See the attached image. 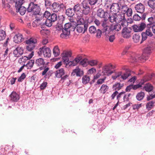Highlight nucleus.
Wrapping results in <instances>:
<instances>
[{"mask_svg":"<svg viewBox=\"0 0 155 155\" xmlns=\"http://www.w3.org/2000/svg\"><path fill=\"white\" fill-rule=\"evenodd\" d=\"M88 23V22L85 20L83 18H79L75 27L77 31L79 33H84L87 30Z\"/></svg>","mask_w":155,"mask_h":155,"instance_id":"obj_1","label":"nucleus"},{"mask_svg":"<svg viewBox=\"0 0 155 155\" xmlns=\"http://www.w3.org/2000/svg\"><path fill=\"white\" fill-rule=\"evenodd\" d=\"M27 12L31 13L34 15L39 16L41 12L40 5L34 2H30L28 4V7L27 8Z\"/></svg>","mask_w":155,"mask_h":155,"instance_id":"obj_2","label":"nucleus"},{"mask_svg":"<svg viewBox=\"0 0 155 155\" xmlns=\"http://www.w3.org/2000/svg\"><path fill=\"white\" fill-rule=\"evenodd\" d=\"M153 49V48L152 45H148L144 49L143 52L139 57V59L142 61L144 60V61L148 59L149 55L152 52Z\"/></svg>","mask_w":155,"mask_h":155,"instance_id":"obj_3","label":"nucleus"},{"mask_svg":"<svg viewBox=\"0 0 155 155\" xmlns=\"http://www.w3.org/2000/svg\"><path fill=\"white\" fill-rule=\"evenodd\" d=\"M82 8L81 9V11L79 13L80 18H83L84 15H88L90 11V7L88 4L86 3V2H83L82 3Z\"/></svg>","mask_w":155,"mask_h":155,"instance_id":"obj_4","label":"nucleus"},{"mask_svg":"<svg viewBox=\"0 0 155 155\" xmlns=\"http://www.w3.org/2000/svg\"><path fill=\"white\" fill-rule=\"evenodd\" d=\"M39 50V51L38 52V54L39 55L43 53L45 57L49 58L51 57V51L49 48L44 46L40 48Z\"/></svg>","mask_w":155,"mask_h":155,"instance_id":"obj_5","label":"nucleus"},{"mask_svg":"<svg viewBox=\"0 0 155 155\" xmlns=\"http://www.w3.org/2000/svg\"><path fill=\"white\" fill-rule=\"evenodd\" d=\"M108 11H105L103 9L99 8L97 11V15L99 17L103 18L104 21L106 22L108 16Z\"/></svg>","mask_w":155,"mask_h":155,"instance_id":"obj_6","label":"nucleus"},{"mask_svg":"<svg viewBox=\"0 0 155 155\" xmlns=\"http://www.w3.org/2000/svg\"><path fill=\"white\" fill-rule=\"evenodd\" d=\"M65 71L64 69L61 68L57 70L55 73V76L56 77L58 78H61V80L63 81L68 77L67 74H65Z\"/></svg>","mask_w":155,"mask_h":155,"instance_id":"obj_7","label":"nucleus"},{"mask_svg":"<svg viewBox=\"0 0 155 155\" xmlns=\"http://www.w3.org/2000/svg\"><path fill=\"white\" fill-rule=\"evenodd\" d=\"M76 25V22L74 21H72L71 23H65L63 30L69 32L71 31H74L75 29Z\"/></svg>","mask_w":155,"mask_h":155,"instance_id":"obj_8","label":"nucleus"},{"mask_svg":"<svg viewBox=\"0 0 155 155\" xmlns=\"http://www.w3.org/2000/svg\"><path fill=\"white\" fill-rule=\"evenodd\" d=\"M112 64H109L103 67L102 68V73L104 75L109 76L111 75L113 72L111 70L113 69Z\"/></svg>","mask_w":155,"mask_h":155,"instance_id":"obj_9","label":"nucleus"},{"mask_svg":"<svg viewBox=\"0 0 155 155\" xmlns=\"http://www.w3.org/2000/svg\"><path fill=\"white\" fill-rule=\"evenodd\" d=\"M65 6L63 4H60L58 3L54 2L51 5V9L54 12H56L63 10Z\"/></svg>","mask_w":155,"mask_h":155,"instance_id":"obj_10","label":"nucleus"},{"mask_svg":"<svg viewBox=\"0 0 155 155\" xmlns=\"http://www.w3.org/2000/svg\"><path fill=\"white\" fill-rule=\"evenodd\" d=\"M51 14L48 11H46L44 13H42L41 12L39 16H36L35 17V21H38L42 20L44 18H49L51 16Z\"/></svg>","mask_w":155,"mask_h":155,"instance_id":"obj_11","label":"nucleus"},{"mask_svg":"<svg viewBox=\"0 0 155 155\" xmlns=\"http://www.w3.org/2000/svg\"><path fill=\"white\" fill-rule=\"evenodd\" d=\"M23 49L22 48L18 46L16 47L13 51L14 56L17 58L20 57L23 53Z\"/></svg>","mask_w":155,"mask_h":155,"instance_id":"obj_12","label":"nucleus"},{"mask_svg":"<svg viewBox=\"0 0 155 155\" xmlns=\"http://www.w3.org/2000/svg\"><path fill=\"white\" fill-rule=\"evenodd\" d=\"M9 98L12 102H17L20 99V96L16 92L13 91L10 94Z\"/></svg>","mask_w":155,"mask_h":155,"instance_id":"obj_13","label":"nucleus"},{"mask_svg":"<svg viewBox=\"0 0 155 155\" xmlns=\"http://www.w3.org/2000/svg\"><path fill=\"white\" fill-rule=\"evenodd\" d=\"M17 3H15V7L16 8V12H19L21 15H24L26 12L27 11V8L24 6H21L20 5L17 4Z\"/></svg>","mask_w":155,"mask_h":155,"instance_id":"obj_14","label":"nucleus"},{"mask_svg":"<svg viewBox=\"0 0 155 155\" xmlns=\"http://www.w3.org/2000/svg\"><path fill=\"white\" fill-rule=\"evenodd\" d=\"M120 3V2H119L118 3H113L110 8V11L115 12V13H116L119 12Z\"/></svg>","mask_w":155,"mask_h":155,"instance_id":"obj_15","label":"nucleus"},{"mask_svg":"<svg viewBox=\"0 0 155 155\" xmlns=\"http://www.w3.org/2000/svg\"><path fill=\"white\" fill-rule=\"evenodd\" d=\"M84 74V71L80 69L78 67H77L76 68L73 70L71 73V75L74 76L75 75L77 77H81Z\"/></svg>","mask_w":155,"mask_h":155,"instance_id":"obj_16","label":"nucleus"},{"mask_svg":"<svg viewBox=\"0 0 155 155\" xmlns=\"http://www.w3.org/2000/svg\"><path fill=\"white\" fill-rule=\"evenodd\" d=\"M135 8L137 12L140 13H143L145 10L144 5L141 3L136 5Z\"/></svg>","mask_w":155,"mask_h":155,"instance_id":"obj_17","label":"nucleus"},{"mask_svg":"<svg viewBox=\"0 0 155 155\" xmlns=\"http://www.w3.org/2000/svg\"><path fill=\"white\" fill-rule=\"evenodd\" d=\"M131 31L127 28H123L122 31V35L124 38H128L131 37Z\"/></svg>","mask_w":155,"mask_h":155,"instance_id":"obj_18","label":"nucleus"},{"mask_svg":"<svg viewBox=\"0 0 155 155\" xmlns=\"http://www.w3.org/2000/svg\"><path fill=\"white\" fill-rule=\"evenodd\" d=\"M24 40L22 35L20 33L16 34L14 37V41L15 43L19 44Z\"/></svg>","mask_w":155,"mask_h":155,"instance_id":"obj_19","label":"nucleus"},{"mask_svg":"<svg viewBox=\"0 0 155 155\" xmlns=\"http://www.w3.org/2000/svg\"><path fill=\"white\" fill-rule=\"evenodd\" d=\"M116 24H112L110 25V29L111 31L114 30L119 31L121 29V25L120 24L116 23Z\"/></svg>","mask_w":155,"mask_h":155,"instance_id":"obj_20","label":"nucleus"},{"mask_svg":"<svg viewBox=\"0 0 155 155\" xmlns=\"http://www.w3.org/2000/svg\"><path fill=\"white\" fill-rule=\"evenodd\" d=\"M108 16L107 19V21L109 19L111 23L115 22L116 23V13H114L110 15L108 12Z\"/></svg>","mask_w":155,"mask_h":155,"instance_id":"obj_21","label":"nucleus"},{"mask_svg":"<svg viewBox=\"0 0 155 155\" xmlns=\"http://www.w3.org/2000/svg\"><path fill=\"white\" fill-rule=\"evenodd\" d=\"M72 53L70 51H66L62 57V60L64 61L67 62L69 61V58L71 56Z\"/></svg>","mask_w":155,"mask_h":155,"instance_id":"obj_22","label":"nucleus"},{"mask_svg":"<svg viewBox=\"0 0 155 155\" xmlns=\"http://www.w3.org/2000/svg\"><path fill=\"white\" fill-rule=\"evenodd\" d=\"M35 64L37 66L39 67L44 66L45 65L44 59L41 58L37 59L35 62Z\"/></svg>","mask_w":155,"mask_h":155,"instance_id":"obj_23","label":"nucleus"},{"mask_svg":"<svg viewBox=\"0 0 155 155\" xmlns=\"http://www.w3.org/2000/svg\"><path fill=\"white\" fill-rule=\"evenodd\" d=\"M131 74L130 70L128 69H127L125 70V72L123 74H122L121 78L123 80H125Z\"/></svg>","mask_w":155,"mask_h":155,"instance_id":"obj_24","label":"nucleus"},{"mask_svg":"<svg viewBox=\"0 0 155 155\" xmlns=\"http://www.w3.org/2000/svg\"><path fill=\"white\" fill-rule=\"evenodd\" d=\"M124 86V84H120L119 82H116L114 84L113 86V88L114 90L118 91L121 89Z\"/></svg>","mask_w":155,"mask_h":155,"instance_id":"obj_25","label":"nucleus"},{"mask_svg":"<svg viewBox=\"0 0 155 155\" xmlns=\"http://www.w3.org/2000/svg\"><path fill=\"white\" fill-rule=\"evenodd\" d=\"M147 81V80H146L142 79L141 80L138 84L136 85H133V84H132V87L133 88V89L134 90H136L138 88L142 87V85L144 84V83Z\"/></svg>","mask_w":155,"mask_h":155,"instance_id":"obj_26","label":"nucleus"},{"mask_svg":"<svg viewBox=\"0 0 155 155\" xmlns=\"http://www.w3.org/2000/svg\"><path fill=\"white\" fill-rule=\"evenodd\" d=\"M49 69L50 68L48 67H47L46 65L45 64L44 66L40 67L38 69L40 70H44V71L42 73V76L45 75L46 76V74L47 73L48 71L49 70Z\"/></svg>","mask_w":155,"mask_h":155,"instance_id":"obj_27","label":"nucleus"},{"mask_svg":"<svg viewBox=\"0 0 155 155\" xmlns=\"http://www.w3.org/2000/svg\"><path fill=\"white\" fill-rule=\"evenodd\" d=\"M75 13L74 10L72 8H69L66 10V14L68 17H73Z\"/></svg>","mask_w":155,"mask_h":155,"instance_id":"obj_28","label":"nucleus"},{"mask_svg":"<svg viewBox=\"0 0 155 155\" xmlns=\"http://www.w3.org/2000/svg\"><path fill=\"white\" fill-rule=\"evenodd\" d=\"M62 33L60 35V37L62 38L67 39L69 37L70 32L62 30Z\"/></svg>","mask_w":155,"mask_h":155,"instance_id":"obj_29","label":"nucleus"},{"mask_svg":"<svg viewBox=\"0 0 155 155\" xmlns=\"http://www.w3.org/2000/svg\"><path fill=\"white\" fill-rule=\"evenodd\" d=\"M37 39L31 37L28 40L26 41V44H27L35 45L37 43Z\"/></svg>","mask_w":155,"mask_h":155,"instance_id":"obj_30","label":"nucleus"},{"mask_svg":"<svg viewBox=\"0 0 155 155\" xmlns=\"http://www.w3.org/2000/svg\"><path fill=\"white\" fill-rule=\"evenodd\" d=\"M120 11H121V12L123 13V14H125L128 8L127 6L125 4H121L120 3Z\"/></svg>","mask_w":155,"mask_h":155,"instance_id":"obj_31","label":"nucleus"},{"mask_svg":"<svg viewBox=\"0 0 155 155\" xmlns=\"http://www.w3.org/2000/svg\"><path fill=\"white\" fill-rule=\"evenodd\" d=\"M155 104V100L151 101L148 102L146 105V108L148 110H150L151 109L153 106H154Z\"/></svg>","mask_w":155,"mask_h":155,"instance_id":"obj_32","label":"nucleus"},{"mask_svg":"<svg viewBox=\"0 0 155 155\" xmlns=\"http://www.w3.org/2000/svg\"><path fill=\"white\" fill-rule=\"evenodd\" d=\"M102 33L104 34L106 36L108 35L110 31H111L110 29V26L106 28H104L101 30Z\"/></svg>","mask_w":155,"mask_h":155,"instance_id":"obj_33","label":"nucleus"},{"mask_svg":"<svg viewBox=\"0 0 155 155\" xmlns=\"http://www.w3.org/2000/svg\"><path fill=\"white\" fill-rule=\"evenodd\" d=\"M148 21L149 23L147 25V28H151L153 25H155V22L154 21L153 18V17H150L148 18Z\"/></svg>","mask_w":155,"mask_h":155,"instance_id":"obj_34","label":"nucleus"},{"mask_svg":"<svg viewBox=\"0 0 155 155\" xmlns=\"http://www.w3.org/2000/svg\"><path fill=\"white\" fill-rule=\"evenodd\" d=\"M145 96L144 93L143 91H141L138 93L136 96L137 99L139 101L142 100L144 97Z\"/></svg>","mask_w":155,"mask_h":155,"instance_id":"obj_35","label":"nucleus"},{"mask_svg":"<svg viewBox=\"0 0 155 155\" xmlns=\"http://www.w3.org/2000/svg\"><path fill=\"white\" fill-rule=\"evenodd\" d=\"M144 88L146 91L149 92L153 90V87L151 84L148 83L146 84L145 85L144 87Z\"/></svg>","mask_w":155,"mask_h":155,"instance_id":"obj_36","label":"nucleus"},{"mask_svg":"<svg viewBox=\"0 0 155 155\" xmlns=\"http://www.w3.org/2000/svg\"><path fill=\"white\" fill-rule=\"evenodd\" d=\"M140 55H136L135 56L133 57L131 56L130 58L132 60L131 62H144L145 61L144 60L142 61L140 60L139 57H140Z\"/></svg>","mask_w":155,"mask_h":155,"instance_id":"obj_37","label":"nucleus"},{"mask_svg":"<svg viewBox=\"0 0 155 155\" xmlns=\"http://www.w3.org/2000/svg\"><path fill=\"white\" fill-rule=\"evenodd\" d=\"M116 23H119L121 22V21L125 18L124 15H123L120 14H117L116 13Z\"/></svg>","mask_w":155,"mask_h":155,"instance_id":"obj_38","label":"nucleus"},{"mask_svg":"<svg viewBox=\"0 0 155 155\" xmlns=\"http://www.w3.org/2000/svg\"><path fill=\"white\" fill-rule=\"evenodd\" d=\"M147 4L150 8L155 11V0H149Z\"/></svg>","mask_w":155,"mask_h":155,"instance_id":"obj_39","label":"nucleus"},{"mask_svg":"<svg viewBox=\"0 0 155 155\" xmlns=\"http://www.w3.org/2000/svg\"><path fill=\"white\" fill-rule=\"evenodd\" d=\"M60 51L58 46H55L53 49V54L55 57H57L59 55Z\"/></svg>","mask_w":155,"mask_h":155,"instance_id":"obj_40","label":"nucleus"},{"mask_svg":"<svg viewBox=\"0 0 155 155\" xmlns=\"http://www.w3.org/2000/svg\"><path fill=\"white\" fill-rule=\"evenodd\" d=\"M108 87L106 84L102 85L100 89V91L103 94L105 93L108 90Z\"/></svg>","mask_w":155,"mask_h":155,"instance_id":"obj_41","label":"nucleus"},{"mask_svg":"<svg viewBox=\"0 0 155 155\" xmlns=\"http://www.w3.org/2000/svg\"><path fill=\"white\" fill-rule=\"evenodd\" d=\"M81 5L79 4H78L75 5L74 6V8H73L75 12H77V14H78V15L80 13V12H81Z\"/></svg>","mask_w":155,"mask_h":155,"instance_id":"obj_42","label":"nucleus"},{"mask_svg":"<svg viewBox=\"0 0 155 155\" xmlns=\"http://www.w3.org/2000/svg\"><path fill=\"white\" fill-rule=\"evenodd\" d=\"M90 78L89 76L87 75L84 76L82 78V82L84 84H86L88 83L90 81Z\"/></svg>","mask_w":155,"mask_h":155,"instance_id":"obj_43","label":"nucleus"},{"mask_svg":"<svg viewBox=\"0 0 155 155\" xmlns=\"http://www.w3.org/2000/svg\"><path fill=\"white\" fill-rule=\"evenodd\" d=\"M94 35H95L96 38H100L102 35V31L101 30L96 28V30L94 31Z\"/></svg>","mask_w":155,"mask_h":155,"instance_id":"obj_44","label":"nucleus"},{"mask_svg":"<svg viewBox=\"0 0 155 155\" xmlns=\"http://www.w3.org/2000/svg\"><path fill=\"white\" fill-rule=\"evenodd\" d=\"M140 38L139 34L137 33L135 34L133 36V41L135 43L138 42L140 40Z\"/></svg>","mask_w":155,"mask_h":155,"instance_id":"obj_45","label":"nucleus"},{"mask_svg":"<svg viewBox=\"0 0 155 155\" xmlns=\"http://www.w3.org/2000/svg\"><path fill=\"white\" fill-rule=\"evenodd\" d=\"M64 62L66 66H73L76 65V63H75L74 60L70 61H68L67 62L64 61Z\"/></svg>","mask_w":155,"mask_h":155,"instance_id":"obj_46","label":"nucleus"},{"mask_svg":"<svg viewBox=\"0 0 155 155\" xmlns=\"http://www.w3.org/2000/svg\"><path fill=\"white\" fill-rule=\"evenodd\" d=\"M124 96H123V102H127L129 101V97L130 96L131 94L130 93H126L124 94Z\"/></svg>","mask_w":155,"mask_h":155,"instance_id":"obj_47","label":"nucleus"},{"mask_svg":"<svg viewBox=\"0 0 155 155\" xmlns=\"http://www.w3.org/2000/svg\"><path fill=\"white\" fill-rule=\"evenodd\" d=\"M115 39V36L113 35L106 36L105 40L106 41H109L110 42H112Z\"/></svg>","mask_w":155,"mask_h":155,"instance_id":"obj_48","label":"nucleus"},{"mask_svg":"<svg viewBox=\"0 0 155 155\" xmlns=\"http://www.w3.org/2000/svg\"><path fill=\"white\" fill-rule=\"evenodd\" d=\"M5 32L2 30H0V41L3 40L6 37Z\"/></svg>","mask_w":155,"mask_h":155,"instance_id":"obj_49","label":"nucleus"},{"mask_svg":"<svg viewBox=\"0 0 155 155\" xmlns=\"http://www.w3.org/2000/svg\"><path fill=\"white\" fill-rule=\"evenodd\" d=\"M98 0H85L83 2H86V3L88 4L89 5H94L97 2Z\"/></svg>","mask_w":155,"mask_h":155,"instance_id":"obj_50","label":"nucleus"},{"mask_svg":"<svg viewBox=\"0 0 155 155\" xmlns=\"http://www.w3.org/2000/svg\"><path fill=\"white\" fill-rule=\"evenodd\" d=\"M58 23L60 24L62 26L63 25V21H64L65 18L63 15L58 16Z\"/></svg>","mask_w":155,"mask_h":155,"instance_id":"obj_51","label":"nucleus"},{"mask_svg":"<svg viewBox=\"0 0 155 155\" xmlns=\"http://www.w3.org/2000/svg\"><path fill=\"white\" fill-rule=\"evenodd\" d=\"M49 18L54 22L57 20V16L56 14L54 13H52L51 14Z\"/></svg>","mask_w":155,"mask_h":155,"instance_id":"obj_52","label":"nucleus"},{"mask_svg":"<svg viewBox=\"0 0 155 155\" xmlns=\"http://www.w3.org/2000/svg\"><path fill=\"white\" fill-rule=\"evenodd\" d=\"M88 63L89 65L92 66H94L97 64L98 61L95 60H93L88 61Z\"/></svg>","mask_w":155,"mask_h":155,"instance_id":"obj_53","label":"nucleus"},{"mask_svg":"<svg viewBox=\"0 0 155 155\" xmlns=\"http://www.w3.org/2000/svg\"><path fill=\"white\" fill-rule=\"evenodd\" d=\"M140 31H142L147 27L146 24L143 22H141L140 24L138 25Z\"/></svg>","mask_w":155,"mask_h":155,"instance_id":"obj_54","label":"nucleus"},{"mask_svg":"<svg viewBox=\"0 0 155 155\" xmlns=\"http://www.w3.org/2000/svg\"><path fill=\"white\" fill-rule=\"evenodd\" d=\"M28 45L26 46L27 50L29 51H31L35 47V45L27 44Z\"/></svg>","mask_w":155,"mask_h":155,"instance_id":"obj_55","label":"nucleus"},{"mask_svg":"<svg viewBox=\"0 0 155 155\" xmlns=\"http://www.w3.org/2000/svg\"><path fill=\"white\" fill-rule=\"evenodd\" d=\"M53 22L49 18L46 19L45 22L47 26L48 27H50L52 26Z\"/></svg>","mask_w":155,"mask_h":155,"instance_id":"obj_56","label":"nucleus"},{"mask_svg":"<svg viewBox=\"0 0 155 155\" xmlns=\"http://www.w3.org/2000/svg\"><path fill=\"white\" fill-rule=\"evenodd\" d=\"M28 63V68H27V69H30L33 66L35 63V61L34 60L31 59V60H29Z\"/></svg>","mask_w":155,"mask_h":155,"instance_id":"obj_57","label":"nucleus"},{"mask_svg":"<svg viewBox=\"0 0 155 155\" xmlns=\"http://www.w3.org/2000/svg\"><path fill=\"white\" fill-rule=\"evenodd\" d=\"M141 35L142 37V40L140 42V44H141L143 41H145L147 37V35L146 34V33L145 32H143L141 33Z\"/></svg>","mask_w":155,"mask_h":155,"instance_id":"obj_58","label":"nucleus"},{"mask_svg":"<svg viewBox=\"0 0 155 155\" xmlns=\"http://www.w3.org/2000/svg\"><path fill=\"white\" fill-rule=\"evenodd\" d=\"M96 28L93 25L90 26L89 28V32L91 34L94 35Z\"/></svg>","mask_w":155,"mask_h":155,"instance_id":"obj_59","label":"nucleus"},{"mask_svg":"<svg viewBox=\"0 0 155 155\" xmlns=\"http://www.w3.org/2000/svg\"><path fill=\"white\" fill-rule=\"evenodd\" d=\"M26 77V75L25 73H23L21 76L18 78V81L21 82L24 80Z\"/></svg>","mask_w":155,"mask_h":155,"instance_id":"obj_60","label":"nucleus"},{"mask_svg":"<svg viewBox=\"0 0 155 155\" xmlns=\"http://www.w3.org/2000/svg\"><path fill=\"white\" fill-rule=\"evenodd\" d=\"M141 104H135L132 105L133 109L135 110L137 109L138 110L140 107H142Z\"/></svg>","mask_w":155,"mask_h":155,"instance_id":"obj_61","label":"nucleus"},{"mask_svg":"<svg viewBox=\"0 0 155 155\" xmlns=\"http://www.w3.org/2000/svg\"><path fill=\"white\" fill-rule=\"evenodd\" d=\"M110 1L109 0H105L104 2V6L106 8H110L111 5L110 3Z\"/></svg>","mask_w":155,"mask_h":155,"instance_id":"obj_62","label":"nucleus"},{"mask_svg":"<svg viewBox=\"0 0 155 155\" xmlns=\"http://www.w3.org/2000/svg\"><path fill=\"white\" fill-rule=\"evenodd\" d=\"M132 27L133 30V31L135 32H138L140 31L139 30V28L138 25H133Z\"/></svg>","mask_w":155,"mask_h":155,"instance_id":"obj_63","label":"nucleus"},{"mask_svg":"<svg viewBox=\"0 0 155 155\" xmlns=\"http://www.w3.org/2000/svg\"><path fill=\"white\" fill-rule=\"evenodd\" d=\"M133 19L136 21H139L141 19L140 16L136 14L133 16Z\"/></svg>","mask_w":155,"mask_h":155,"instance_id":"obj_64","label":"nucleus"}]
</instances>
